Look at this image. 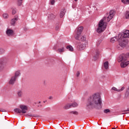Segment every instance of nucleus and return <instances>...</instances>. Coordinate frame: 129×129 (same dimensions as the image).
Returning <instances> with one entry per match:
<instances>
[{
  "instance_id": "nucleus-8",
  "label": "nucleus",
  "mask_w": 129,
  "mask_h": 129,
  "mask_svg": "<svg viewBox=\"0 0 129 129\" xmlns=\"http://www.w3.org/2000/svg\"><path fill=\"white\" fill-rule=\"evenodd\" d=\"M83 31V27L81 26L77 29V34L75 36L76 40H79V37Z\"/></svg>"
},
{
  "instance_id": "nucleus-39",
  "label": "nucleus",
  "mask_w": 129,
  "mask_h": 129,
  "mask_svg": "<svg viewBox=\"0 0 129 129\" xmlns=\"http://www.w3.org/2000/svg\"><path fill=\"white\" fill-rule=\"evenodd\" d=\"M80 75V73L79 72H77V77H79V76Z\"/></svg>"
},
{
  "instance_id": "nucleus-27",
  "label": "nucleus",
  "mask_w": 129,
  "mask_h": 129,
  "mask_svg": "<svg viewBox=\"0 0 129 129\" xmlns=\"http://www.w3.org/2000/svg\"><path fill=\"white\" fill-rule=\"evenodd\" d=\"M125 18L126 19H129V11H126L125 14Z\"/></svg>"
},
{
  "instance_id": "nucleus-3",
  "label": "nucleus",
  "mask_w": 129,
  "mask_h": 129,
  "mask_svg": "<svg viewBox=\"0 0 129 129\" xmlns=\"http://www.w3.org/2000/svg\"><path fill=\"white\" fill-rule=\"evenodd\" d=\"M106 19V17H104L103 19L101 20L98 24V27L96 31L99 34H100L103 32L105 29H106V22L103 21Z\"/></svg>"
},
{
  "instance_id": "nucleus-15",
  "label": "nucleus",
  "mask_w": 129,
  "mask_h": 129,
  "mask_svg": "<svg viewBox=\"0 0 129 129\" xmlns=\"http://www.w3.org/2000/svg\"><path fill=\"white\" fill-rule=\"evenodd\" d=\"M17 95L18 97H22L23 95H24V93H23L22 90H19L17 92Z\"/></svg>"
},
{
  "instance_id": "nucleus-21",
  "label": "nucleus",
  "mask_w": 129,
  "mask_h": 129,
  "mask_svg": "<svg viewBox=\"0 0 129 129\" xmlns=\"http://www.w3.org/2000/svg\"><path fill=\"white\" fill-rule=\"evenodd\" d=\"M21 74L20 71H17L16 72L15 74V76H13L14 77H15V78H16V79L18 78V76H20V75Z\"/></svg>"
},
{
  "instance_id": "nucleus-14",
  "label": "nucleus",
  "mask_w": 129,
  "mask_h": 129,
  "mask_svg": "<svg viewBox=\"0 0 129 129\" xmlns=\"http://www.w3.org/2000/svg\"><path fill=\"white\" fill-rule=\"evenodd\" d=\"M118 41V37L117 36H115L112 38H111L110 40V42L111 43H114L115 42V41Z\"/></svg>"
},
{
  "instance_id": "nucleus-11",
  "label": "nucleus",
  "mask_w": 129,
  "mask_h": 129,
  "mask_svg": "<svg viewBox=\"0 0 129 129\" xmlns=\"http://www.w3.org/2000/svg\"><path fill=\"white\" fill-rule=\"evenodd\" d=\"M6 34L9 37H12L14 36V30L12 29H7L6 31Z\"/></svg>"
},
{
  "instance_id": "nucleus-17",
  "label": "nucleus",
  "mask_w": 129,
  "mask_h": 129,
  "mask_svg": "<svg viewBox=\"0 0 129 129\" xmlns=\"http://www.w3.org/2000/svg\"><path fill=\"white\" fill-rule=\"evenodd\" d=\"M56 17V16L54 15L53 14H49L48 16V18L49 20H53V19H55Z\"/></svg>"
},
{
  "instance_id": "nucleus-40",
  "label": "nucleus",
  "mask_w": 129,
  "mask_h": 129,
  "mask_svg": "<svg viewBox=\"0 0 129 129\" xmlns=\"http://www.w3.org/2000/svg\"><path fill=\"white\" fill-rule=\"evenodd\" d=\"M126 111H129V108L127 109L126 110L122 111V112H126Z\"/></svg>"
},
{
  "instance_id": "nucleus-29",
  "label": "nucleus",
  "mask_w": 129,
  "mask_h": 129,
  "mask_svg": "<svg viewBox=\"0 0 129 129\" xmlns=\"http://www.w3.org/2000/svg\"><path fill=\"white\" fill-rule=\"evenodd\" d=\"M3 16L4 19H8L9 18V14L7 13H4Z\"/></svg>"
},
{
  "instance_id": "nucleus-42",
  "label": "nucleus",
  "mask_w": 129,
  "mask_h": 129,
  "mask_svg": "<svg viewBox=\"0 0 129 129\" xmlns=\"http://www.w3.org/2000/svg\"><path fill=\"white\" fill-rule=\"evenodd\" d=\"M127 113H128V112L122 113L121 114H127Z\"/></svg>"
},
{
  "instance_id": "nucleus-26",
  "label": "nucleus",
  "mask_w": 129,
  "mask_h": 129,
  "mask_svg": "<svg viewBox=\"0 0 129 129\" xmlns=\"http://www.w3.org/2000/svg\"><path fill=\"white\" fill-rule=\"evenodd\" d=\"M69 112L70 114L72 113L73 114H75V115H78V112H77V111H72Z\"/></svg>"
},
{
  "instance_id": "nucleus-20",
  "label": "nucleus",
  "mask_w": 129,
  "mask_h": 129,
  "mask_svg": "<svg viewBox=\"0 0 129 129\" xmlns=\"http://www.w3.org/2000/svg\"><path fill=\"white\" fill-rule=\"evenodd\" d=\"M67 49L68 50H69V51H70L71 52H73L74 49L73 48V47H72V46L71 45H68L66 47Z\"/></svg>"
},
{
  "instance_id": "nucleus-37",
  "label": "nucleus",
  "mask_w": 129,
  "mask_h": 129,
  "mask_svg": "<svg viewBox=\"0 0 129 129\" xmlns=\"http://www.w3.org/2000/svg\"><path fill=\"white\" fill-rule=\"evenodd\" d=\"M112 90H114V91L118 92V89H117L116 88H115L114 87L112 88Z\"/></svg>"
},
{
  "instance_id": "nucleus-10",
  "label": "nucleus",
  "mask_w": 129,
  "mask_h": 129,
  "mask_svg": "<svg viewBox=\"0 0 129 129\" xmlns=\"http://www.w3.org/2000/svg\"><path fill=\"white\" fill-rule=\"evenodd\" d=\"M18 20H19V16L16 15L14 17V19H12L11 24L12 26H15V24H16V22H18Z\"/></svg>"
},
{
  "instance_id": "nucleus-22",
  "label": "nucleus",
  "mask_w": 129,
  "mask_h": 129,
  "mask_svg": "<svg viewBox=\"0 0 129 129\" xmlns=\"http://www.w3.org/2000/svg\"><path fill=\"white\" fill-rule=\"evenodd\" d=\"M57 51L59 53H63V52H65V49L64 47H62L61 48H58Z\"/></svg>"
},
{
  "instance_id": "nucleus-30",
  "label": "nucleus",
  "mask_w": 129,
  "mask_h": 129,
  "mask_svg": "<svg viewBox=\"0 0 129 129\" xmlns=\"http://www.w3.org/2000/svg\"><path fill=\"white\" fill-rule=\"evenodd\" d=\"M65 15V13L64 12L61 11L60 13V18H62V17H64V15Z\"/></svg>"
},
{
  "instance_id": "nucleus-33",
  "label": "nucleus",
  "mask_w": 129,
  "mask_h": 129,
  "mask_svg": "<svg viewBox=\"0 0 129 129\" xmlns=\"http://www.w3.org/2000/svg\"><path fill=\"white\" fill-rule=\"evenodd\" d=\"M104 113H108V112H110V110L109 109H106L104 110Z\"/></svg>"
},
{
  "instance_id": "nucleus-12",
  "label": "nucleus",
  "mask_w": 129,
  "mask_h": 129,
  "mask_svg": "<svg viewBox=\"0 0 129 129\" xmlns=\"http://www.w3.org/2000/svg\"><path fill=\"white\" fill-rule=\"evenodd\" d=\"M99 55V51L98 50H95V52H94V55L93 57L94 61H96V60H97V58H98Z\"/></svg>"
},
{
  "instance_id": "nucleus-38",
  "label": "nucleus",
  "mask_w": 129,
  "mask_h": 129,
  "mask_svg": "<svg viewBox=\"0 0 129 129\" xmlns=\"http://www.w3.org/2000/svg\"><path fill=\"white\" fill-rule=\"evenodd\" d=\"M50 4H51V5H52L53 6L55 4V1L54 0H51L50 1Z\"/></svg>"
},
{
  "instance_id": "nucleus-18",
  "label": "nucleus",
  "mask_w": 129,
  "mask_h": 129,
  "mask_svg": "<svg viewBox=\"0 0 129 129\" xmlns=\"http://www.w3.org/2000/svg\"><path fill=\"white\" fill-rule=\"evenodd\" d=\"M80 36H79V39L78 41H81L82 42H85V41H86V37L84 36H81V38H79Z\"/></svg>"
},
{
  "instance_id": "nucleus-34",
  "label": "nucleus",
  "mask_w": 129,
  "mask_h": 129,
  "mask_svg": "<svg viewBox=\"0 0 129 129\" xmlns=\"http://www.w3.org/2000/svg\"><path fill=\"white\" fill-rule=\"evenodd\" d=\"M17 13V9H13L12 10V15H15Z\"/></svg>"
},
{
  "instance_id": "nucleus-25",
  "label": "nucleus",
  "mask_w": 129,
  "mask_h": 129,
  "mask_svg": "<svg viewBox=\"0 0 129 129\" xmlns=\"http://www.w3.org/2000/svg\"><path fill=\"white\" fill-rule=\"evenodd\" d=\"M71 104H68L64 106V109H69V108H71Z\"/></svg>"
},
{
  "instance_id": "nucleus-19",
  "label": "nucleus",
  "mask_w": 129,
  "mask_h": 129,
  "mask_svg": "<svg viewBox=\"0 0 129 129\" xmlns=\"http://www.w3.org/2000/svg\"><path fill=\"white\" fill-rule=\"evenodd\" d=\"M4 69V59H0V71Z\"/></svg>"
},
{
  "instance_id": "nucleus-36",
  "label": "nucleus",
  "mask_w": 129,
  "mask_h": 129,
  "mask_svg": "<svg viewBox=\"0 0 129 129\" xmlns=\"http://www.w3.org/2000/svg\"><path fill=\"white\" fill-rule=\"evenodd\" d=\"M124 90V87H122L120 89H118V92H120L121 91H123Z\"/></svg>"
},
{
  "instance_id": "nucleus-43",
  "label": "nucleus",
  "mask_w": 129,
  "mask_h": 129,
  "mask_svg": "<svg viewBox=\"0 0 129 129\" xmlns=\"http://www.w3.org/2000/svg\"><path fill=\"white\" fill-rule=\"evenodd\" d=\"M49 99H52V97H49Z\"/></svg>"
},
{
  "instance_id": "nucleus-28",
  "label": "nucleus",
  "mask_w": 129,
  "mask_h": 129,
  "mask_svg": "<svg viewBox=\"0 0 129 129\" xmlns=\"http://www.w3.org/2000/svg\"><path fill=\"white\" fill-rule=\"evenodd\" d=\"M17 3L18 6H22V4H23V0H17Z\"/></svg>"
},
{
  "instance_id": "nucleus-35",
  "label": "nucleus",
  "mask_w": 129,
  "mask_h": 129,
  "mask_svg": "<svg viewBox=\"0 0 129 129\" xmlns=\"http://www.w3.org/2000/svg\"><path fill=\"white\" fill-rule=\"evenodd\" d=\"M121 2L123 4H126V3H129V0H121Z\"/></svg>"
},
{
  "instance_id": "nucleus-46",
  "label": "nucleus",
  "mask_w": 129,
  "mask_h": 129,
  "mask_svg": "<svg viewBox=\"0 0 129 129\" xmlns=\"http://www.w3.org/2000/svg\"><path fill=\"white\" fill-rule=\"evenodd\" d=\"M39 103H41V102H39Z\"/></svg>"
},
{
  "instance_id": "nucleus-9",
  "label": "nucleus",
  "mask_w": 129,
  "mask_h": 129,
  "mask_svg": "<svg viewBox=\"0 0 129 129\" xmlns=\"http://www.w3.org/2000/svg\"><path fill=\"white\" fill-rule=\"evenodd\" d=\"M114 15V10H111L109 12V15L107 17V21L109 22L110 20L113 18V16Z\"/></svg>"
},
{
  "instance_id": "nucleus-4",
  "label": "nucleus",
  "mask_w": 129,
  "mask_h": 129,
  "mask_svg": "<svg viewBox=\"0 0 129 129\" xmlns=\"http://www.w3.org/2000/svg\"><path fill=\"white\" fill-rule=\"evenodd\" d=\"M118 41L119 42V44L117 45V49H118V50H122L128 43V40H123L122 41V39L119 38Z\"/></svg>"
},
{
  "instance_id": "nucleus-23",
  "label": "nucleus",
  "mask_w": 129,
  "mask_h": 129,
  "mask_svg": "<svg viewBox=\"0 0 129 129\" xmlns=\"http://www.w3.org/2000/svg\"><path fill=\"white\" fill-rule=\"evenodd\" d=\"M104 67L106 70L108 69V61H105L104 63Z\"/></svg>"
},
{
  "instance_id": "nucleus-2",
  "label": "nucleus",
  "mask_w": 129,
  "mask_h": 129,
  "mask_svg": "<svg viewBox=\"0 0 129 129\" xmlns=\"http://www.w3.org/2000/svg\"><path fill=\"white\" fill-rule=\"evenodd\" d=\"M127 58H129V52L126 54L122 53L118 57V62H121L120 66L122 68L126 67L129 64V61H127Z\"/></svg>"
},
{
  "instance_id": "nucleus-41",
  "label": "nucleus",
  "mask_w": 129,
  "mask_h": 129,
  "mask_svg": "<svg viewBox=\"0 0 129 129\" xmlns=\"http://www.w3.org/2000/svg\"><path fill=\"white\" fill-rule=\"evenodd\" d=\"M58 29H59V27H56V28H55V30L56 31H58Z\"/></svg>"
},
{
  "instance_id": "nucleus-31",
  "label": "nucleus",
  "mask_w": 129,
  "mask_h": 129,
  "mask_svg": "<svg viewBox=\"0 0 129 129\" xmlns=\"http://www.w3.org/2000/svg\"><path fill=\"white\" fill-rule=\"evenodd\" d=\"M101 42H102V40L101 39L98 40L97 42V46H99V45L101 44Z\"/></svg>"
},
{
  "instance_id": "nucleus-5",
  "label": "nucleus",
  "mask_w": 129,
  "mask_h": 129,
  "mask_svg": "<svg viewBox=\"0 0 129 129\" xmlns=\"http://www.w3.org/2000/svg\"><path fill=\"white\" fill-rule=\"evenodd\" d=\"M20 108H15L14 111L17 113H27V110H28V106L24 105H20Z\"/></svg>"
},
{
  "instance_id": "nucleus-45",
  "label": "nucleus",
  "mask_w": 129,
  "mask_h": 129,
  "mask_svg": "<svg viewBox=\"0 0 129 129\" xmlns=\"http://www.w3.org/2000/svg\"><path fill=\"white\" fill-rule=\"evenodd\" d=\"M6 111V110H4L3 111Z\"/></svg>"
},
{
  "instance_id": "nucleus-16",
  "label": "nucleus",
  "mask_w": 129,
  "mask_h": 129,
  "mask_svg": "<svg viewBox=\"0 0 129 129\" xmlns=\"http://www.w3.org/2000/svg\"><path fill=\"white\" fill-rule=\"evenodd\" d=\"M26 116L28 117V116H33V117H41V116L40 115H35L31 113H28L26 115Z\"/></svg>"
},
{
  "instance_id": "nucleus-6",
  "label": "nucleus",
  "mask_w": 129,
  "mask_h": 129,
  "mask_svg": "<svg viewBox=\"0 0 129 129\" xmlns=\"http://www.w3.org/2000/svg\"><path fill=\"white\" fill-rule=\"evenodd\" d=\"M118 39H120L122 41H127L125 38H129V30H126L123 32V34L120 33L118 35Z\"/></svg>"
},
{
  "instance_id": "nucleus-13",
  "label": "nucleus",
  "mask_w": 129,
  "mask_h": 129,
  "mask_svg": "<svg viewBox=\"0 0 129 129\" xmlns=\"http://www.w3.org/2000/svg\"><path fill=\"white\" fill-rule=\"evenodd\" d=\"M16 81H17V79L15 77H12L9 81V84L14 85Z\"/></svg>"
},
{
  "instance_id": "nucleus-1",
  "label": "nucleus",
  "mask_w": 129,
  "mask_h": 129,
  "mask_svg": "<svg viewBox=\"0 0 129 129\" xmlns=\"http://www.w3.org/2000/svg\"><path fill=\"white\" fill-rule=\"evenodd\" d=\"M98 106V108H101L102 106V100L101 96L98 93H95L88 99L87 103V107L88 108H92Z\"/></svg>"
},
{
  "instance_id": "nucleus-32",
  "label": "nucleus",
  "mask_w": 129,
  "mask_h": 129,
  "mask_svg": "<svg viewBox=\"0 0 129 129\" xmlns=\"http://www.w3.org/2000/svg\"><path fill=\"white\" fill-rule=\"evenodd\" d=\"M5 53V49L0 48V54H4Z\"/></svg>"
},
{
  "instance_id": "nucleus-44",
  "label": "nucleus",
  "mask_w": 129,
  "mask_h": 129,
  "mask_svg": "<svg viewBox=\"0 0 129 129\" xmlns=\"http://www.w3.org/2000/svg\"><path fill=\"white\" fill-rule=\"evenodd\" d=\"M77 1H78V0H75V2H77Z\"/></svg>"
},
{
  "instance_id": "nucleus-7",
  "label": "nucleus",
  "mask_w": 129,
  "mask_h": 129,
  "mask_svg": "<svg viewBox=\"0 0 129 129\" xmlns=\"http://www.w3.org/2000/svg\"><path fill=\"white\" fill-rule=\"evenodd\" d=\"M76 46L77 49L78 51L84 50V49L86 48V44H85V43H82L81 42H77Z\"/></svg>"
},
{
  "instance_id": "nucleus-24",
  "label": "nucleus",
  "mask_w": 129,
  "mask_h": 129,
  "mask_svg": "<svg viewBox=\"0 0 129 129\" xmlns=\"http://www.w3.org/2000/svg\"><path fill=\"white\" fill-rule=\"evenodd\" d=\"M71 107H77L78 106V104L76 102H74L71 104Z\"/></svg>"
}]
</instances>
